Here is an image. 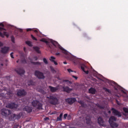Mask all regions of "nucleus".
<instances>
[{
    "label": "nucleus",
    "instance_id": "1",
    "mask_svg": "<svg viewBox=\"0 0 128 128\" xmlns=\"http://www.w3.org/2000/svg\"><path fill=\"white\" fill-rule=\"evenodd\" d=\"M47 98L48 99V102L50 104L56 106L58 104V99L54 96H47Z\"/></svg>",
    "mask_w": 128,
    "mask_h": 128
},
{
    "label": "nucleus",
    "instance_id": "2",
    "mask_svg": "<svg viewBox=\"0 0 128 128\" xmlns=\"http://www.w3.org/2000/svg\"><path fill=\"white\" fill-rule=\"evenodd\" d=\"M116 121V118L114 116H111L108 120V122L111 128H116L118 126V124L115 122Z\"/></svg>",
    "mask_w": 128,
    "mask_h": 128
},
{
    "label": "nucleus",
    "instance_id": "3",
    "mask_svg": "<svg viewBox=\"0 0 128 128\" xmlns=\"http://www.w3.org/2000/svg\"><path fill=\"white\" fill-rule=\"evenodd\" d=\"M52 44L53 46H55V48H58L60 52L66 55L68 54V51L66 50V49H64V48H62V46L60 45L58 42L54 41L52 42Z\"/></svg>",
    "mask_w": 128,
    "mask_h": 128
},
{
    "label": "nucleus",
    "instance_id": "4",
    "mask_svg": "<svg viewBox=\"0 0 128 128\" xmlns=\"http://www.w3.org/2000/svg\"><path fill=\"white\" fill-rule=\"evenodd\" d=\"M32 104V106L37 108V110H42V104L38 100H33Z\"/></svg>",
    "mask_w": 128,
    "mask_h": 128
},
{
    "label": "nucleus",
    "instance_id": "5",
    "mask_svg": "<svg viewBox=\"0 0 128 128\" xmlns=\"http://www.w3.org/2000/svg\"><path fill=\"white\" fill-rule=\"evenodd\" d=\"M10 110L6 108H3L1 110V114L6 118H8L10 114Z\"/></svg>",
    "mask_w": 128,
    "mask_h": 128
},
{
    "label": "nucleus",
    "instance_id": "6",
    "mask_svg": "<svg viewBox=\"0 0 128 128\" xmlns=\"http://www.w3.org/2000/svg\"><path fill=\"white\" fill-rule=\"evenodd\" d=\"M34 74L40 80H44V78H46V77L44 76V73L38 70L35 71Z\"/></svg>",
    "mask_w": 128,
    "mask_h": 128
},
{
    "label": "nucleus",
    "instance_id": "7",
    "mask_svg": "<svg viewBox=\"0 0 128 128\" xmlns=\"http://www.w3.org/2000/svg\"><path fill=\"white\" fill-rule=\"evenodd\" d=\"M27 94L28 93L24 89L18 90L16 92V96H26Z\"/></svg>",
    "mask_w": 128,
    "mask_h": 128
},
{
    "label": "nucleus",
    "instance_id": "8",
    "mask_svg": "<svg viewBox=\"0 0 128 128\" xmlns=\"http://www.w3.org/2000/svg\"><path fill=\"white\" fill-rule=\"evenodd\" d=\"M20 118H22L20 114H12L9 117V120H20Z\"/></svg>",
    "mask_w": 128,
    "mask_h": 128
},
{
    "label": "nucleus",
    "instance_id": "9",
    "mask_svg": "<svg viewBox=\"0 0 128 128\" xmlns=\"http://www.w3.org/2000/svg\"><path fill=\"white\" fill-rule=\"evenodd\" d=\"M66 102H68V104H72L74 102H76V98H70L65 99Z\"/></svg>",
    "mask_w": 128,
    "mask_h": 128
},
{
    "label": "nucleus",
    "instance_id": "10",
    "mask_svg": "<svg viewBox=\"0 0 128 128\" xmlns=\"http://www.w3.org/2000/svg\"><path fill=\"white\" fill-rule=\"evenodd\" d=\"M111 110H112V114H114V116H118V118H120L122 116V114L120 112H118V110H116L114 108H112Z\"/></svg>",
    "mask_w": 128,
    "mask_h": 128
},
{
    "label": "nucleus",
    "instance_id": "11",
    "mask_svg": "<svg viewBox=\"0 0 128 128\" xmlns=\"http://www.w3.org/2000/svg\"><path fill=\"white\" fill-rule=\"evenodd\" d=\"M10 51V48L8 46H4L1 48L0 52L1 54H6Z\"/></svg>",
    "mask_w": 128,
    "mask_h": 128
},
{
    "label": "nucleus",
    "instance_id": "12",
    "mask_svg": "<svg viewBox=\"0 0 128 128\" xmlns=\"http://www.w3.org/2000/svg\"><path fill=\"white\" fill-rule=\"evenodd\" d=\"M18 106V105L17 104H16L15 103H11L10 104H8L6 106V108H17Z\"/></svg>",
    "mask_w": 128,
    "mask_h": 128
},
{
    "label": "nucleus",
    "instance_id": "13",
    "mask_svg": "<svg viewBox=\"0 0 128 128\" xmlns=\"http://www.w3.org/2000/svg\"><path fill=\"white\" fill-rule=\"evenodd\" d=\"M15 72H17L20 76H22V74H24V72H26L22 68H18L16 69Z\"/></svg>",
    "mask_w": 128,
    "mask_h": 128
},
{
    "label": "nucleus",
    "instance_id": "14",
    "mask_svg": "<svg viewBox=\"0 0 128 128\" xmlns=\"http://www.w3.org/2000/svg\"><path fill=\"white\" fill-rule=\"evenodd\" d=\"M98 124H100V126H104V119H102V117L100 116L98 118Z\"/></svg>",
    "mask_w": 128,
    "mask_h": 128
},
{
    "label": "nucleus",
    "instance_id": "15",
    "mask_svg": "<svg viewBox=\"0 0 128 128\" xmlns=\"http://www.w3.org/2000/svg\"><path fill=\"white\" fill-rule=\"evenodd\" d=\"M6 98L7 99L12 98V97L14 96V94L10 90H9L8 92H6V94H5Z\"/></svg>",
    "mask_w": 128,
    "mask_h": 128
},
{
    "label": "nucleus",
    "instance_id": "16",
    "mask_svg": "<svg viewBox=\"0 0 128 128\" xmlns=\"http://www.w3.org/2000/svg\"><path fill=\"white\" fill-rule=\"evenodd\" d=\"M63 91L65 92H68V94H70L72 90V88H70V87L66 86H63Z\"/></svg>",
    "mask_w": 128,
    "mask_h": 128
},
{
    "label": "nucleus",
    "instance_id": "17",
    "mask_svg": "<svg viewBox=\"0 0 128 128\" xmlns=\"http://www.w3.org/2000/svg\"><path fill=\"white\" fill-rule=\"evenodd\" d=\"M48 88L51 92H56V90H58V87H53L52 86H49Z\"/></svg>",
    "mask_w": 128,
    "mask_h": 128
},
{
    "label": "nucleus",
    "instance_id": "18",
    "mask_svg": "<svg viewBox=\"0 0 128 128\" xmlns=\"http://www.w3.org/2000/svg\"><path fill=\"white\" fill-rule=\"evenodd\" d=\"M24 110L27 112H32V108L30 106H26L24 107Z\"/></svg>",
    "mask_w": 128,
    "mask_h": 128
},
{
    "label": "nucleus",
    "instance_id": "19",
    "mask_svg": "<svg viewBox=\"0 0 128 128\" xmlns=\"http://www.w3.org/2000/svg\"><path fill=\"white\" fill-rule=\"evenodd\" d=\"M81 69L82 70H83V72L86 74H88V70H86V65L84 64H82L80 66Z\"/></svg>",
    "mask_w": 128,
    "mask_h": 128
},
{
    "label": "nucleus",
    "instance_id": "20",
    "mask_svg": "<svg viewBox=\"0 0 128 128\" xmlns=\"http://www.w3.org/2000/svg\"><path fill=\"white\" fill-rule=\"evenodd\" d=\"M88 92L90 94H96V89H94V88H91L88 90Z\"/></svg>",
    "mask_w": 128,
    "mask_h": 128
},
{
    "label": "nucleus",
    "instance_id": "21",
    "mask_svg": "<svg viewBox=\"0 0 128 128\" xmlns=\"http://www.w3.org/2000/svg\"><path fill=\"white\" fill-rule=\"evenodd\" d=\"M4 36H6V38H8V36H10L8 33L7 32H3V34L2 32H0V36H1V38H4Z\"/></svg>",
    "mask_w": 128,
    "mask_h": 128
},
{
    "label": "nucleus",
    "instance_id": "22",
    "mask_svg": "<svg viewBox=\"0 0 128 128\" xmlns=\"http://www.w3.org/2000/svg\"><path fill=\"white\" fill-rule=\"evenodd\" d=\"M54 60H56V58L52 56H50V60L52 62H54L55 66H58V62H56Z\"/></svg>",
    "mask_w": 128,
    "mask_h": 128
},
{
    "label": "nucleus",
    "instance_id": "23",
    "mask_svg": "<svg viewBox=\"0 0 128 128\" xmlns=\"http://www.w3.org/2000/svg\"><path fill=\"white\" fill-rule=\"evenodd\" d=\"M86 120L87 124H90V122H92V120H90V116H87L86 118Z\"/></svg>",
    "mask_w": 128,
    "mask_h": 128
},
{
    "label": "nucleus",
    "instance_id": "24",
    "mask_svg": "<svg viewBox=\"0 0 128 128\" xmlns=\"http://www.w3.org/2000/svg\"><path fill=\"white\" fill-rule=\"evenodd\" d=\"M30 60H31V64H34V66H40V64H42V63H40V62H34L32 61V59H30Z\"/></svg>",
    "mask_w": 128,
    "mask_h": 128
},
{
    "label": "nucleus",
    "instance_id": "25",
    "mask_svg": "<svg viewBox=\"0 0 128 128\" xmlns=\"http://www.w3.org/2000/svg\"><path fill=\"white\" fill-rule=\"evenodd\" d=\"M33 50H34L35 52H36L38 54H40V48H38V46H34Z\"/></svg>",
    "mask_w": 128,
    "mask_h": 128
},
{
    "label": "nucleus",
    "instance_id": "26",
    "mask_svg": "<svg viewBox=\"0 0 128 128\" xmlns=\"http://www.w3.org/2000/svg\"><path fill=\"white\" fill-rule=\"evenodd\" d=\"M62 113L60 114V116L57 118L56 122H62Z\"/></svg>",
    "mask_w": 128,
    "mask_h": 128
},
{
    "label": "nucleus",
    "instance_id": "27",
    "mask_svg": "<svg viewBox=\"0 0 128 128\" xmlns=\"http://www.w3.org/2000/svg\"><path fill=\"white\" fill-rule=\"evenodd\" d=\"M78 102L80 104H81V106H82V108H86V104H84V101L80 100Z\"/></svg>",
    "mask_w": 128,
    "mask_h": 128
},
{
    "label": "nucleus",
    "instance_id": "28",
    "mask_svg": "<svg viewBox=\"0 0 128 128\" xmlns=\"http://www.w3.org/2000/svg\"><path fill=\"white\" fill-rule=\"evenodd\" d=\"M62 82H66V84L68 85L70 84H72V82H70V81L66 80H63Z\"/></svg>",
    "mask_w": 128,
    "mask_h": 128
},
{
    "label": "nucleus",
    "instance_id": "29",
    "mask_svg": "<svg viewBox=\"0 0 128 128\" xmlns=\"http://www.w3.org/2000/svg\"><path fill=\"white\" fill-rule=\"evenodd\" d=\"M28 86H34V82L32 81V80H30L28 81Z\"/></svg>",
    "mask_w": 128,
    "mask_h": 128
},
{
    "label": "nucleus",
    "instance_id": "30",
    "mask_svg": "<svg viewBox=\"0 0 128 128\" xmlns=\"http://www.w3.org/2000/svg\"><path fill=\"white\" fill-rule=\"evenodd\" d=\"M26 44H28V46H32V44L30 41H26Z\"/></svg>",
    "mask_w": 128,
    "mask_h": 128
},
{
    "label": "nucleus",
    "instance_id": "31",
    "mask_svg": "<svg viewBox=\"0 0 128 128\" xmlns=\"http://www.w3.org/2000/svg\"><path fill=\"white\" fill-rule=\"evenodd\" d=\"M104 90H105V92H108L109 94H110L112 92H110V89L107 88H103Z\"/></svg>",
    "mask_w": 128,
    "mask_h": 128
},
{
    "label": "nucleus",
    "instance_id": "32",
    "mask_svg": "<svg viewBox=\"0 0 128 128\" xmlns=\"http://www.w3.org/2000/svg\"><path fill=\"white\" fill-rule=\"evenodd\" d=\"M38 92L41 94H46V91L42 90V88L39 89Z\"/></svg>",
    "mask_w": 128,
    "mask_h": 128
},
{
    "label": "nucleus",
    "instance_id": "33",
    "mask_svg": "<svg viewBox=\"0 0 128 128\" xmlns=\"http://www.w3.org/2000/svg\"><path fill=\"white\" fill-rule=\"evenodd\" d=\"M43 62L45 64H48V60L46 58H43Z\"/></svg>",
    "mask_w": 128,
    "mask_h": 128
},
{
    "label": "nucleus",
    "instance_id": "34",
    "mask_svg": "<svg viewBox=\"0 0 128 128\" xmlns=\"http://www.w3.org/2000/svg\"><path fill=\"white\" fill-rule=\"evenodd\" d=\"M21 62L22 64H26V60L25 58H24L22 60Z\"/></svg>",
    "mask_w": 128,
    "mask_h": 128
},
{
    "label": "nucleus",
    "instance_id": "35",
    "mask_svg": "<svg viewBox=\"0 0 128 128\" xmlns=\"http://www.w3.org/2000/svg\"><path fill=\"white\" fill-rule=\"evenodd\" d=\"M96 106H98V108H104V106L100 104H96Z\"/></svg>",
    "mask_w": 128,
    "mask_h": 128
},
{
    "label": "nucleus",
    "instance_id": "36",
    "mask_svg": "<svg viewBox=\"0 0 128 128\" xmlns=\"http://www.w3.org/2000/svg\"><path fill=\"white\" fill-rule=\"evenodd\" d=\"M50 70L52 72H56V70H54V68L52 67H50Z\"/></svg>",
    "mask_w": 128,
    "mask_h": 128
},
{
    "label": "nucleus",
    "instance_id": "37",
    "mask_svg": "<svg viewBox=\"0 0 128 128\" xmlns=\"http://www.w3.org/2000/svg\"><path fill=\"white\" fill-rule=\"evenodd\" d=\"M31 38L34 40H38V39H36V38L32 34L31 35Z\"/></svg>",
    "mask_w": 128,
    "mask_h": 128
},
{
    "label": "nucleus",
    "instance_id": "38",
    "mask_svg": "<svg viewBox=\"0 0 128 128\" xmlns=\"http://www.w3.org/2000/svg\"><path fill=\"white\" fill-rule=\"evenodd\" d=\"M123 110L124 112H126L127 114H128V108H123Z\"/></svg>",
    "mask_w": 128,
    "mask_h": 128
},
{
    "label": "nucleus",
    "instance_id": "39",
    "mask_svg": "<svg viewBox=\"0 0 128 128\" xmlns=\"http://www.w3.org/2000/svg\"><path fill=\"white\" fill-rule=\"evenodd\" d=\"M11 40L12 42H14V36H11Z\"/></svg>",
    "mask_w": 128,
    "mask_h": 128
},
{
    "label": "nucleus",
    "instance_id": "40",
    "mask_svg": "<svg viewBox=\"0 0 128 128\" xmlns=\"http://www.w3.org/2000/svg\"><path fill=\"white\" fill-rule=\"evenodd\" d=\"M40 40V42H46V44H48V41L44 39H42Z\"/></svg>",
    "mask_w": 128,
    "mask_h": 128
},
{
    "label": "nucleus",
    "instance_id": "41",
    "mask_svg": "<svg viewBox=\"0 0 128 128\" xmlns=\"http://www.w3.org/2000/svg\"><path fill=\"white\" fill-rule=\"evenodd\" d=\"M10 57L12 58H14V52H12L10 54Z\"/></svg>",
    "mask_w": 128,
    "mask_h": 128
},
{
    "label": "nucleus",
    "instance_id": "42",
    "mask_svg": "<svg viewBox=\"0 0 128 128\" xmlns=\"http://www.w3.org/2000/svg\"><path fill=\"white\" fill-rule=\"evenodd\" d=\"M66 118H68V114H65L64 115V118L66 120Z\"/></svg>",
    "mask_w": 128,
    "mask_h": 128
},
{
    "label": "nucleus",
    "instance_id": "43",
    "mask_svg": "<svg viewBox=\"0 0 128 128\" xmlns=\"http://www.w3.org/2000/svg\"><path fill=\"white\" fill-rule=\"evenodd\" d=\"M68 72H74V70H72L70 68H68Z\"/></svg>",
    "mask_w": 128,
    "mask_h": 128
},
{
    "label": "nucleus",
    "instance_id": "44",
    "mask_svg": "<svg viewBox=\"0 0 128 128\" xmlns=\"http://www.w3.org/2000/svg\"><path fill=\"white\" fill-rule=\"evenodd\" d=\"M67 118H68V120H70L72 118V116L68 115V116Z\"/></svg>",
    "mask_w": 128,
    "mask_h": 128
},
{
    "label": "nucleus",
    "instance_id": "45",
    "mask_svg": "<svg viewBox=\"0 0 128 128\" xmlns=\"http://www.w3.org/2000/svg\"><path fill=\"white\" fill-rule=\"evenodd\" d=\"M31 30H32V29L29 28L26 29V32H31Z\"/></svg>",
    "mask_w": 128,
    "mask_h": 128
},
{
    "label": "nucleus",
    "instance_id": "46",
    "mask_svg": "<svg viewBox=\"0 0 128 128\" xmlns=\"http://www.w3.org/2000/svg\"><path fill=\"white\" fill-rule=\"evenodd\" d=\"M0 26H2V28H4V24H2V23H0Z\"/></svg>",
    "mask_w": 128,
    "mask_h": 128
},
{
    "label": "nucleus",
    "instance_id": "47",
    "mask_svg": "<svg viewBox=\"0 0 128 128\" xmlns=\"http://www.w3.org/2000/svg\"><path fill=\"white\" fill-rule=\"evenodd\" d=\"M34 58L35 60H38V56H34Z\"/></svg>",
    "mask_w": 128,
    "mask_h": 128
},
{
    "label": "nucleus",
    "instance_id": "48",
    "mask_svg": "<svg viewBox=\"0 0 128 128\" xmlns=\"http://www.w3.org/2000/svg\"><path fill=\"white\" fill-rule=\"evenodd\" d=\"M50 120V118H48V117L44 118V120Z\"/></svg>",
    "mask_w": 128,
    "mask_h": 128
},
{
    "label": "nucleus",
    "instance_id": "49",
    "mask_svg": "<svg viewBox=\"0 0 128 128\" xmlns=\"http://www.w3.org/2000/svg\"><path fill=\"white\" fill-rule=\"evenodd\" d=\"M0 30H6V29H4V28L0 27Z\"/></svg>",
    "mask_w": 128,
    "mask_h": 128
},
{
    "label": "nucleus",
    "instance_id": "50",
    "mask_svg": "<svg viewBox=\"0 0 128 128\" xmlns=\"http://www.w3.org/2000/svg\"><path fill=\"white\" fill-rule=\"evenodd\" d=\"M4 46V44H2V42H0V46Z\"/></svg>",
    "mask_w": 128,
    "mask_h": 128
},
{
    "label": "nucleus",
    "instance_id": "51",
    "mask_svg": "<svg viewBox=\"0 0 128 128\" xmlns=\"http://www.w3.org/2000/svg\"><path fill=\"white\" fill-rule=\"evenodd\" d=\"M56 56H60V52H56Z\"/></svg>",
    "mask_w": 128,
    "mask_h": 128
},
{
    "label": "nucleus",
    "instance_id": "52",
    "mask_svg": "<svg viewBox=\"0 0 128 128\" xmlns=\"http://www.w3.org/2000/svg\"><path fill=\"white\" fill-rule=\"evenodd\" d=\"M24 50L25 52H26V47L24 48Z\"/></svg>",
    "mask_w": 128,
    "mask_h": 128
},
{
    "label": "nucleus",
    "instance_id": "53",
    "mask_svg": "<svg viewBox=\"0 0 128 128\" xmlns=\"http://www.w3.org/2000/svg\"><path fill=\"white\" fill-rule=\"evenodd\" d=\"M72 78H76V80H78V76H73Z\"/></svg>",
    "mask_w": 128,
    "mask_h": 128
},
{
    "label": "nucleus",
    "instance_id": "54",
    "mask_svg": "<svg viewBox=\"0 0 128 128\" xmlns=\"http://www.w3.org/2000/svg\"><path fill=\"white\" fill-rule=\"evenodd\" d=\"M6 78H10V76H6Z\"/></svg>",
    "mask_w": 128,
    "mask_h": 128
},
{
    "label": "nucleus",
    "instance_id": "55",
    "mask_svg": "<svg viewBox=\"0 0 128 128\" xmlns=\"http://www.w3.org/2000/svg\"><path fill=\"white\" fill-rule=\"evenodd\" d=\"M108 114H112V112L110 110L108 111Z\"/></svg>",
    "mask_w": 128,
    "mask_h": 128
},
{
    "label": "nucleus",
    "instance_id": "56",
    "mask_svg": "<svg viewBox=\"0 0 128 128\" xmlns=\"http://www.w3.org/2000/svg\"><path fill=\"white\" fill-rule=\"evenodd\" d=\"M58 80H60L62 79H60V77H57Z\"/></svg>",
    "mask_w": 128,
    "mask_h": 128
},
{
    "label": "nucleus",
    "instance_id": "57",
    "mask_svg": "<svg viewBox=\"0 0 128 128\" xmlns=\"http://www.w3.org/2000/svg\"><path fill=\"white\" fill-rule=\"evenodd\" d=\"M63 64H68V63L66 62H63Z\"/></svg>",
    "mask_w": 128,
    "mask_h": 128
},
{
    "label": "nucleus",
    "instance_id": "58",
    "mask_svg": "<svg viewBox=\"0 0 128 128\" xmlns=\"http://www.w3.org/2000/svg\"><path fill=\"white\" fill-rule=\"evenodd\" d=\"M48 48H52V46H50V45H49Z\"/></svg>",
    "mask_w": 128,
    "mask_h": 128
},
{
    "label": "nucleus",
    "instance_id": "59",
    "mask_svg": "<svg viewBox=\"0 0 128 128\" xmlns=\"http://www.w3.org/2000/svg\"><path fill=\"white\" fill-rule=\"evenodd\" d=\"M34 32H38V30H35Z\"/></svg>",
    "mask_w": 128,
    "mask_h": 128
},
{
    "label": "nucleus",
    "instance_id": "60",
    "mask_svg": "<svg viewBox=\"0 0 128 128\" xmlns=\"http://www.w3.org/2000/svg\"><path fill=\"white\" fill-rule=\"evenodd\" d=\"M116 96H117L118 98H120V96H118V95H116Z\"/></svg>",
    "mask_w": 128,
    "mask_h": 128
},
{
    "label": "nucleus",
    "instance_id": "61",
    "mask_svg": "<svg viewBox=\"0 0 128 128\" xmlns=\"http://www.w3.org/2000/svg\"><path fill=\"white\" fill-rule=\"evenodd\" d=\"M1 66H4V64H1Z\"/></svg>",
    "mask_w": 128,
    "mask_h": 128
},
{
    "label": "nucleus",
    "instance_id": "62",
    "mask_svg": "<svg viewBox=\"0 0 128 128\" xmlns=\"http://www.w3.org/2000/svg\"><path fill=\"white\" fill-rule=\"evenodd\" d=\"M116 102L117 104H118V101L117 100H116Z\"/></svg>",
    "mask_w": 128,
    "mask_h": 128
},
{
    "label": "nucleus",
    "instance_id": "63",
    "mask_svg": "<svg viewBox=\"0 0 128 128\" xmlns=\"http://www.w3.org/2000/svg\"><path fill=\"white\" fill-rule=\"evenodd\" d=\"M16 62H18V60H17V61H16Z\"/></svg>",
    "mask_w": 128,
    "mask_h": 128
},
{
    "label": "nucleus",
    "instance_id": "64",
    "mask_svg": "<svg viewBox=\"0 0 128 128\" xmlns=\"http://www.w3.org/2000/svg\"><path fill=\"white\" fill-rule=\"evenodd\" d=\"M59 50H60L58 49V51L59 52Z\"/></svg>",
    "mask_w": 128,
    "mask_h": 128
}]
</instances>
